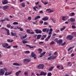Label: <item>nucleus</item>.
I'll list each match as a JSON object with an SVG mask.
<instances>
[{
    "mask_svg": "<svg viewBox=\"0 0 76 76\" xmlns=\"http://www.w3.org/2000/svg\"><path fill=\"white\" fill-rule=\"evenodd\" d=\"M11 34L12 36H16V33L14 34V33H13V32H11Z\"/></svg>",
    "mask_w": 76,
    "mask_h": 76,
    "instance_id": "obj_26",
    "label": "nucleus"
},
{
    "mask_svg": "<svg viewBox=\"0 0 76 76\" xmlns=\"http://www.w3.org/2000/svg\"><path fill=\"white\" fill-rule=\"evenodd\" d=\"M39 13H43V11L42 10L40 11L39 12Z\"/></svg>",
    "mask_w": 76,
    "mask_h": 76,
    "instance_id": "obj_62",
    "label": "nucleus"
},
{
    "mask_svg": "<svg viewBox=\"0 0 76 76\" xmlns=\"http://www.w3.org/2000/svg\"><path fill=\"white\" fill-rule=\"evenodd\" d=\"M37 19H39L41 18V17L40 16L38 15L37 16Z\"/></svg>",
    "mask_w": 76,
    "mask_h": 76,
    "instance_id": "obj_56",
    "label": "nucleus"
},
{
    "mask_svg": "<svg viewBox=\"0 0 76 76\" xmlns=\"http://www.w3.org/2000/svg\"><path fill=\"white\" fill-rule=\"evenodd\" d=\"M47 75V72H45L43 71H42L40 72V76H45Z\"/></svg>",
    "mask_w": 76,
    "mask_h": 76,
    "instance_id": "obj_6",
    "label": "nucleus"
},
{
    "mask_svg": "<svg viewBox=\"0 0 76 76\" xmlns=\"http://www.w3.org/2000/svg\"><path fill=\"white\" fill-rule=\"evenodd\" d=\"M2 47L4 48H5L6 47H7V46H8L9 44H8L7 43H2Z\"/></svg>",
    "mask_w": 76,
    "mask_h": 76,
    "instance_id": "obj_5",
    "label": "nucleus"
},
{
    "mask_svg": "<svg viewBox=\"0 0 76 76\" xmlns=\"http://www.w3.org/2000/svg\"><path fill=\"white\" fill-rule=\"evenodd\" d=\"M51 59H52V56H50L49 57V58H48V60H51Z\"/></svg>",
    "mask_w": 76,
    "mask_h": 76,
    "instance_id": "obj_49",
    "label": "nucleus"
},
{
    "mask_svg": "<svg viewBox=\"0 0 76 76\" xmlns=\"http://www.w3.org/2000/svg\"><path fill=\"white\" fill-rule=\"evenodd\" d=\"M58 39L56 38L55 39V42H57L58 43V42H57V41H58V40H57Z\"/></svg>",
    "mask_w": 76,
    "mask_h": 76,
    "instance_id": "obj_60",
    "label": "nucleus"
},
{
    "mask_svg": "<svg viewBox=\"0 0 76 76\" xmlns=\"http://www.w3.org/2000/svg\"><path fill=\"white\" fill-rule=\"evenodd\" d=\"M42 20H44V21L48 20V17H44L42 18Z\"/></svg>",
    "mask_w": 76,
    "mask_h": 76,
    "instance_id": "obj_8",
    "label": "nucleus"
},
{
    "mask_svg": "<svg viewBox=\"0 0 76 76\" xmlns=\"http://www.w3.org/2000/svg\"><path fill=\"white\" fill-rule=\"evenodd\" d=\"M44 25H48V23L47 22H44Z\"/></svg>",
    "mask_w": 76,
    "mask_h": 76,
    "instance_id": "obj_48",
    "label": "nucleus"
},
{
    "mask_svg": "<svg viewBox=\"0 0 76 76\" xmlns=\"http://www.w3.org/2000/svg\"><path fill=\"white\" fill-rule=\"evenodd\" d=\"M23 62H25L26 61L27 62H28V63H29L30 61H31V59H25L23 60Z\"/></svg>",
    "mask_w": 76,
    "mask_h": 76,
    "instance_id": "obj_9",
    "label": "nucleus"
},
{
    "mask_svg": "<svg viewBox=\"0 0 76 76\" xmlns=\"http://www.w3.org/2000/svg\"><path fill=\"white\" fill-rule=\"evenodd\" d=\"M36 32V34H41L42 33V31L39 29H35L34 30Z\"/></svg>",
    "mask_w": 76,
    "mask_h": 76,
    "instance_id": "obj_4",
    "label": "nucleus"
},
{
    "mask_svg": "<svg viewBox=\"0 0 76 76\" xmlns=\"http://www.w3.org/2000/svg\"><path fill=\"white\" fill-rule=\"evenodd\" d=\"M45 53H46V52H44L42 53H41L40 55H44V54H45Z\"/></svg>",
    "mask_w": 76,
    "mask_h": 76,
    "instance_id": "obj_50",
    "label": "nucleus"
},
{
    "mask_svg": "<svg viewBox=\"0 0 76 76\" xmlns=\"http://www.w3.org/2000/svg\"><path fill=\"white\" fill-rule=\"evenodd\" d=\"M37 34H35L33 35V37H34V38H36L37 37Z\"/></svg>",
    "mask_w": 76,
    "mask_h": 76,
    "instance_id": "obj_63",
    "label": "nucleus"
},
{
    "mask_svg": "<svg viewBox=\"0 0 76 76\" xmlns=\"http://www.w3.org/2000/svg\"><path fill=\"white\" fill-rule=\"evenodd\" d=\"M11 73H12V72H5L4 75H5V76H7L8 75H11Z\"/></svg>",
    "mask_w": 76,
    "mask_h": 76,
    "instance_id": "obj_11",
    "label": "nucleus"
},
{
    "mask_svg": "<svg viewBox=\"0 0 76 76\" xmlns=\"http://www.w3.org/2000/svg\"><path fill=\"white\" fill-rule=\"evenodd\" d=\"M9 7V6H4L3 7V9L4 10H5V9H7Z\"/></svg>",
    "mask_w": 76,
    "mask_h": 76,
    "instance_id": "obj_13",
    "label": "nucleus"
},
{
    "mask_svg": "<svg viewBox=\"0 0 76 76\" xmlns=\"http://www.w3.org/2000/svg\"><path fill=\"white\" fill-rule=\"evenodd\" d=\"M11 48V46H9L7 47L6 48L8 49V48Z\"/></svg>",
    "mask_w": 76,
    "mask_h": 76,
    "instance_id": "obj_53",
    "label": "nucleus"
},
{
    "mask_svg": "<svg viewBox=\"0 0 76 76\" xmlns=\"http://www.w3.org/2000/svg\"><path fill=\"white\" fill-rule=\"evenodd\" d=\"M31 76H35V75L34 74V73L32 72L31 73Z\"/></svg>",
    "mask_w": 76,
    "mask_h": 76,
    "instance_id": "obj_40",
    "label": "nucleus"
},
{
    "mask_svg": "<svg viewBox=\"0 0 76 76\" xmlns=\"http://www.w3.org/2000/svg\"><path fill=\"white\" fill-rule=\"evenodd\" d=\"M72 49V47H71L70 48H69L68 50V51H70Z\"/></svg>",
    "mask_w": 76,
    "mask_h": 76,
    "instance_id": "obj_37",
    "label": "nucleus"
},
{
    "mask_svg": "<svg viewBox=\"0 0 76 76\" xmlns=\"http://www.w3.org/2000/svg\"><path fill=\"white\" fill-rule=\"evenodd\" d=\"M25 53L26 54H29L30 53V52L29 51H26L25 52Z\"/></svg>",
    "mask_w": 76,
    "mask_h": 76,
    "instance_id": "obj_34",
    "label": "nucleus"
},
{
    "mask_svg": "<svg viewBox=\"0 0 76 76\" xmlns=\"http://www.w3.org/2000/svg\"><path fill=\"white\" fill-rule=\"evenodd\" d=\"M50 32H53V28H50L49 30Z\"/></svg>",
    "mask_w": 76,
    "mask_h": 76,
    "instance_id": "obj_61",
    "label": "nucleus"
},
{
    "mask_svg": "<svg viewBox=\"0 0 76 76\" xmlns=\"http://www.w3.org/2000/svg\"><path fill=\"white\" fill-rule=\"evenodd\" d=\"M45 3H43L44 4H45V5H46V4H48V2H45Z\"/></svg>",
    "mask_w": 76,
    "mask_h": 76,
    "instance_id": "obj_59",
    "label": "nucleus"
},
{
    "mask_svg": "<svg viewBox=\"0 0 76 76\" xmlns=\"http://www.w3.org/2000/svg\"><path fill=\"white\" fill-rule=\"evenodd\" d=\"M51 75H52V74L51 73V72H49L48 74V76H51Z\"/></svg>",
    "mask_w": 76,
    "mask_h": 76,
    "instance_id": "obj_32",
    "label": "nucleus"
},
{
    "mask_svg": "<svg viewBox=\"0 0 76 76\" xmlns=\"http://www.w3.org/2000/svg\"><path fill=\"white\" fill-rule=\"evenodd\" d=\"M43 22H44V21H43L42 20H41L40 21V24H42Z\"/></svg>",
    "mask_w": 76,
    "mask_h": 76,
    "instance_id": "obj_43",
    "label": "nucleus"
},
{
    "mask_svg": "<svg viewBox=\"0 0 76 76\" xmlns=\"http://www.w3.org/2000/svg\"><path fill=\"white\" fill-rule=\"evenodd\" d=\"M54 44V42L52 41L50 43V45H53Z\"/></svg>",
    "mask_w": 76,
    "mask_h": 76,
    "instance_id": "obj_35",
    "label": "nucleus"
},
{
    "mask_svg": "<svg viewBox=\"0 0 76 76\" xmlns=\"http://www.w3.org/2000/svg\"><path fill=\"white\" fill-rule=\"evenodd\" d=\"M2 3L3 4H6L8 3V1L7 0H4L2 1Z\"/></svg>",
    "mask_w": 76,
    "mask_h": 76,
    "instance_id": "obj_7",
    "label": "nucleus"
},
{
    "mask_svg": "<svg viewBox=\"0 0 76 76\" xmlns=\"http://www.w3.org/2000/svg\"><path fill=\"white\" fill-rule=\"evenodd\" d=\"M57 42H58V43L60 45V43H61L62 42H63V41L62 40V39H60L59 40H58V41H57Z\"/></svg>",
    "mask_w": 76,
    "mask_h": 76,
    "instance_id": "obj_17",
    "label": "nucleus"
},
{
    "mask_svg": "<svg viewBox=\"0 0 76 76\" xmlns=\"http://www.w3.org/2000/svg\"><path fill=\"white\" fill-rule=\"evenodd\" d=\"M64 29H66V27L64 26V28H60V30L61 31H63Z\"/></svg>",
    "mask_w": 76,
    "mask_h": 76,
    "instance_id": "obj_29",
    "label": "nucleus"
},
{
    "mask_svg": "<svg viewBox=\"0 0 76 76\" xmlns=\"http://www.w3.org/2000/svg\"><path fill=\"white\" fill-rule=\"evenodd\" d=\"M26 32L28 34H31V30L30 29H28L27 30Z\"/></svg>",
    "mask_w": 76,
    "mask_h": 76,
    "instance_id": "obj_22",
    "label": "nucleus"
},
{
    "mask_svg": "<svg viewBox=\"0 0 76 76\" xmlns=\"http://www.w3.org/2000/svg\"><path fill=\"white\" fill-rule=\"evenodd\" d=\"M74 15H75V12H71V15L72 16H73Z\"/></svg>",
    "mask_w": 76,
    "mask_h": 76,
    "instance_id": "obj_46",
    "label": "nucleus"
},
{
    "mask_svg": "<svg viewBox=\"0 0 76 76\" xmlns=\"http://www.w3.org/2000/svg\"><path fill=\"white\" fill-rule=\"evenodd\" d=\"M53 69H54V67H51L48 69V70H49L50 72H51V71H52V70H53Z\"/></svg>",
    "mask_w": 76,
    "mask_h": 76,
    "instance_id": "obj_20",
    "label": "nucleus"
},
{
    "mask_svg": "<svg viewBox=\"0 0 76 76\" xmlns=\"http://www.w3.org/2000/svg\"><path fill=\"white\" fill-rule=\"evenodd\" d=\"M7 69L6 68H4L1 69L0 71V76L1 75H4V73H5V71H6Z\"/></svg>",
    "mask_w": 76,
    "mask_h": 76,
    "instance_id": "obj_1",
    "label": "nucleus"
},
{
    "mask_svg": "<svg viewBox=\"0 0 76 76\" xmlns=\"http://www.w3.org/2000/svg\"><path fill=\"white\" fill-rule=\"evenodd\" d=\"M66 44V42H64V43H62L61 45L62 46H64V45H65Z\"/></svg>",
    "mask_w": 76,
    "mask_h": 76,
    "instance_id": "obj_42",
    "label": "nucleus"
},
{
    "mask_svg": "<svg viewBox=\"0 0 76 76\" xmlns=\"http://www.w3.org/2000/svg\"><path fill=\"white\" fill-rule=\"evenodd\" d=\"M73 38V36L69 35L67 36L66 38L67 39H69V40H72Z\"/></svg>",
    "mask_w": 76,
    "mask_h": 76,
    "instance_id": "obj_3",
    "label": "nucleus"
},
{
    "mask_svg": "<svg viewBox=\"0 0 76 76\" xmlns=\"http://www.w3.org/2000/svg\"><path fill=\"white\" fill-rule=\"evenodd\" d=\"M14 66H19V64L17 63H14L13 64Z\"/></svg>",
    "mask_w": 76,
    "mask_h": 76,
    "instance_id": "obj_21",
    "label": "nucleus"
},
{
    "mask_svg": "<svg viewBox=\"0 0 76 76\" xmlns=\"http://www.w3.org/2000/svg\"><path fill=\"white\" fill-rule=\"evenodd\" d=\"M13 48H18V45H15V46H13Z\"/></svg>",
    "mask_w": 76,
    "mask_h": 76,
    "instance_id": "obj_41",
    "label": "nucleus"
},
{
    "mask_svg": "<svg viewBox=\"0 0 76 76\" xmlns=\"http://www.w3.org/2000/svg\"><path fill=\"white\" fill-rule=\"evenodd\" d=\"M49 28H48L47 29V30H46V31L47 33H48V32H49Z\"/></svg>",
    "mask_w": 76,
    "mask_h": 76,
    "instance_id": "obj_58",
    "label": "nucleus"
},
{
    "mask_svg": "<svg viewBox=\"0 0 76 76\" xmlns=\"http://www.w3.org/2000/svg\"><path fill=\"white\" fill-rule=\"evenodd\" d=\"M24 73L25 75H28V73L27 72H26Z\"/></svg>",
    "mask_w": 76,
    "mask_h": 76,
    "instance_id": "obj_44",
    "label": "nucleus"
},
{
    "mask_svg": "<svg viewBox=\"0 0 76 76\" xmlns=\"http://www.w3.org/2000/svg\"><path fill=\"white\" fill-rule=\"evenodd\" d=\"M66 16H63L62 18V20H65V18H66Z\"/></svg>",
    "mask_w": 76,
    "mask_h": 76,
    "instance_id": "obj_33",
    "label": "nucleus"
},
{
    "mask_svg": "<svg viewBox=\"0 0 76 76\" xmlns=\"http://www.w3.org/2000/svg\"><path fill=\"white\" fill-rule=\"evenodd\" d=\"M72 34H73V35H75V36H76V32H73L72 33Z\"/></svg>",
    "mask_w": 76,
    "mask_h": 76,
    "instance_id": "obj_52",
    "label": "nucleus"
},
{
    "mask_svg": "<svg viewBox=\"0 0 76 76\" xmlns=\"http://www.w3.org/2000/svg\"><path fill=\"white\" fill-rule=\"evenodd\" d=\"M42 37H43L44 38H46L47 37L46 35H44L42 36Z\"/></svg>",
    "mask_w": 76,
    "mask_h": 76,
    "instance_id": "obj_45",
    "label": "nucleus"
},
{
    "mask_svg": "<svg viewBox=\"0 0 76 76\" xmlns=\"http://www.w3.org/2000/svg\"><path fill=\"white\" fill-rule=\"evenodd\" d=\"M27 41H23L22 42L23 43V44H26V43H27Z\"/></svg>",
    "mask_w": 76,
    "mask_h": 76,
    "instance_id": "obj_38",
    "label": "nucleus"
},
{
    "mask_svg": "<svg viewBox=\"0 0 76 76\" xmlns=\"http://www.w3.org/2000/svg\"><path fill=\"white\" fill-rule=\"evenodd\" d=\"M6 31H7V34L8 35H10V33L9 30V29H7V30Z\"/></svg>",
    "mask_w": 76,
    "mask_h": 76,
    "instance_id": "obj_27",
    "label": "nucleus"
},
{
    "mask_svg": "<svg viewBox=\"0 0 76 76\" xmlns=\"http://www.w3.org/2000/svg\"><path fill=\"white\" fill-rule=\"evenodd\" d=\"M21 72V71H19L18 72H16L15 73V75H16V76H19V75L20 74V73Z\"/></svg>",
    "mask_w": 76,
    "mask_h": 76,
    "instance_id": "obj_15",
    "label": "nucleus"
},
{
    "mask_svg": "<svg viewBox=\"0 0 76 76\" xmlns=\"http://www.w3.org/2000/svg\"><path fill=\"white\" fill-rule=\"evenodd\" d=\"M41 35H38L37 37V39H40V38H41Z\"/></svg>",
    "mask_w": 76,
    "mask_h": 76,
    "instance_id": "obj_18",
    "label": "nucleus"
},
{
    "mask_svg": "<svg viewBox=\"0 0 76 76\" xmlns=\"http://www.w3.org/2000/svg\"><path fill=\"white\" fill-rule=\"evenodd\" d=\"M51 35H48L47 37L45 39V41H48L50 38H51Z\"/></svg>",
    "mask_w": 76,
    "mask_h": 76,
    "instance_id": "obj_10",
    "label": "nucleus"
},
{
    "mask_svg": "<svg viewBox=\"0 0 76 76\" xmlns=\"http://www.w3.org/2000/svg\"><path fill=\"white\" fill-rule=\"evenodd\" d=\"M26 47H29L30 48L31 46H30L29 45H26Z\"/></svg>",
    "mask_w": 76,
    "mask_h": 76,
    "instance_id": "obj_64",
    "label": "nucleus"
},
{
    "mask_svg": "<svg viewBox=\"0 0 76 76\" xmlns=\"http://www.w3.org/2000/svg\"><path fill=\"white\" fill-rule=\"evenodd\" d=\"M19 23L18 22H14L13 23V25H18Z\"/></svg>",
    "mask_w": 76,
    "mask_h": 76,
    "instance_id": "obj_31",
    "label": "nucleus"
},
{
    "mask_svg": "<svg viewBox=\"0 0 76 76\" xmlns=\"http://www.w3.org/2000/svg\"><path fill=\"white\" fill-rule=\"evenodd\" d=\"M57 58V56H53V57L52 56V60H54L55 58Z\"/></svg>",
    "mask_w": 76,
    "mask_h": 76,
    "instance_id": "obj_30",
    "label": "nucleus"
},
{
    "mask_svg": "<svg viewBox=\"0 0 76 76\" xmlns=\"http://www.w3.org/2000/svg\"><path fill=\"white\" fill-rule=\"evenodd\" d=\"M5 21L7 20V21H10V20L8 18H5Z\"/></svg>",
    "mask_w": 76,
    "mask_h": 76,
    "instance_id": "obj_39",
    "label": "nucleus"
},
{
    "mask_svg": "<svg viewBox=\"0 0 76 76\" xmlns=\"http://www.w3.org/2000/svg\"><path fill=\"white\" fill-rule=\"evenodd\" d=\"M44 66L43 64H39V66H37V68L39 69H43Z\"/></svg>",
    "mask_w": 76,
    "mask_h": 76,
    "instance_id": "obj_2",
    "label": "nucleus"
},
{
    "mask_svg": "<svg viewBox=\"0 0 76 76\" xmlns=\"http://www.w3.org/2000/svg\"><path fill=\"white\" fill-rule=\"evenodd\" d=\"M47 28H45L42 29V31L43 32H45L46 31H47Z\"/></svg>",
    "mask_w": 76,
    "mask_h": 76,
    "instance_id": "obj_23",
    "label": "nucleus"
},
{
    "mask_svg": "<svg viewBox=\"0 0 76 76\" xmlns=\"http://www.w3.org/2000/svg\"><path fill=\"white\" fill-rule=\"evenodd\" d=\"M28 19L29 20H31V17H29L28 18Z\"/></svg>",
    "mask_w": 76,
    "mask_h": 76,
    "instance_id": "obj_57",
    "label": "nucleus"
},
{
    "mask_svg": "<svg viewBox=\"0 0 76 76\" xmlns=\"http://www.w3.org/2000/svg\"><path fill=\"white\" fill-rule=\"evenodd\" d=\"M38 51L39 54H41V52L42 51V50L41 48H39L38 49Z\"/></svg>",
    "mask_w": 76,
    "mask_h": 76,
    "instance_id": "obj_12",
    "label": "nucleus"
},
{
    "mask_svg": "<svg viewBox=\"0 0 76 76\" xmlns=\"http://www.w3.org/2000/svg\"><path fill=\"white\" fill-rule=\"evenodd\" d=\"M21 6L23 7H25V3L24 2L22 3Z\"/></svg>",
    "mask_w": 76,
    "mask_h": 76,
    "instance_id": "obj_24",
    "label": "nucleus"
},
{
    "mask_svg": "<svg viewBox=\"0 0 76 76\" xmlns=\"http://www.w3.org/2000/svg\"><path fill=\"white\" fill-rule=\"evenodd\" d=\"M74 56V53H72L71 55V56L72 57H73Z\"/></svg>",
    "mask_w": 76,
    "mask_h": 76,
    "instance_id": "obj_54",
    "label": "nucleus"
},
{
    "mask_svg": "<svg viewBox=\"0 0 76 76\" xmlns=\"http://www.w3.org/2000/svg\"><path fill=\"white\" fill-rule=\"evenodd\" d=\"M5 21H6L5 20V18H4V19L1 20V22H4Z\"/></svg>",
    "mask_w": 76,
    "mask_h": 76,
    "instance_id": "obj_47",
    "label": "nucleus"
},
{
    "mask_svg": "<svg viewBox=\"0 0 76 76\" xmlns=\"http://www.w3.org/2000/svg\"><path fill=\"white\" fill-rule=\"evenodd\" d=\"M27 37V35L26 34L25 36L23 37L22 38L21 37V39H24L25 38H26Z\"/></svg>",
    "mask_w": 76,
    "mask_h": 76,
    "instance_id": "obj_25",
    "label": "nucleus"
},
{
    "mask_svg": "<svg viewBox=\"0 0 76 76\" xmlns=\"http://www.w3.org/2000/svg\"><path fill=\"white\" fill-rule=\"evenodd\" d=\"M70 20L72 22H75L76 20H75V18H71L70 19Z\"/></svg>",
    "mask_w": 76,
    "mask_h": 76,
    "instance_id": "obj_14",
    "label": "nucleus"
},
{
    "mask_svg": "<svg viewBox=\"0 0 76 76\" xmlns=\"http://www.w3.org/2000/svg\"><path fill=\"white\" fill-rule=\"evenodd\" d=\"M72 27L73 29H76V27H75V26H72Z\"/></svg>",
    "mask_w": 76,
    "mask_h": 76,
    "instance_id": "obj_55",
    "label": "nucleus"
},
{
    "mask_svg": "<svg viewBox=\"0 0 76 76\" xmlns=\"http://www.w3.org/2000/svg\"><path fill=\"white\" fill-rule=\"evenodd\" d=\"M11 26V25L10 24H7V27L8 28H10Z\"/></svg>",
    "mask_w": 76,
    "mask_h": 76,
    "instance_id": "obj_28",
    "label": "nucleus"
},
{
    "mask_svg": "<svg viewBox=\"0 0 76 76\" xmlns=\"http://www.w3.org/2000/svg\"><path fill=\"white\" fill-rule=\"evenodd\" d=\"M36 9H38V7H37V6H36L35 7H33V9L35 11L37 12V10Z\"/></svg>",
    "mask_w": 76,
    "mask_h": 76,
    "instance_id": "obj_19",
    "label": "nucleus"
},
{
    "mask_svg": "<svg viewBox=\"0 0 76 76\" xmlns=\"http://www.w3.org/2000/svg\"><path fill=\"white\" fill-rule=\"evenodd\" d=\"M17 28H18V29H20L21 31H23V29L21 28L20 27L19 28V27H17Z\"/></svg>",
    "mask_w": 76,
    "mask_h": 76,
    "instance_id": "obj_36",
    "label": "nucleus"
},
{
    "mask_svg": "<svg viewBox=\"0 0 76 76\" xmlns=\"http://www.w3.org/2000/svg\"><path fill=\"white\" fill-rule=\"evenodd\" d=\"M31 56L32 57H35V56H36V55L34 53V52H32Z\"/></svg>",
    "mask_w": 76,
    "mask_h": 76,
    "instance_id": "obj_16",
    "label": "nucleus"
},
{
    "mask_svg": "<svg viewBox=\"0 0 76 76\" xmlns=\"http://www.w3.org/2000/svg\"><path fill=\"white\" fill-rule=\"evenodd\" d=\"M1 29H5V31H7V29L6 28H5L4 27H2Z\"/></svg>",
    "mask_w": 76,
    "mask_h": 76,
    "instance_id": "obj_51",
    "label": "nucleus"
}]
</instances>
